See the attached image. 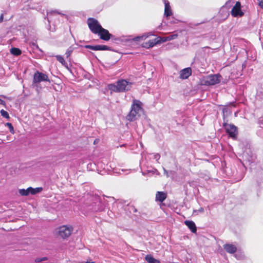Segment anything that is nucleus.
<instances>
[{"label":"nucleus","instance_id":"1","mask_svg":"<svg viewBox=\"0 0 263 263\" xmlns=\"http://www.w3.org/2000/svg\"><path fill=\"white\" fill-rule=\"evenodd\" d=\"M142 103L138 100L133 99L131 109L126 116L127 120L132 122L138 119L140 116V112L143 111Z\"/></svg>","mask_w":263,"mask_h":263},{"label":"nucleus","instance_id":"2","mask_svg":"<svg viewBox=\"0 0 263 263\" xmlns=\"http://www.w3.org/2000/svg\"><path fill=\"white\" fill-rule=\"evenodd\" d=\"M73 231V228L70 225H63L57 229V235L59 237L65 239L69 237Z\"/></svg>","mask_w":263,"mask_h":263},{"label":"nucleus","instance_id":"3","mask_svg":"<svg viewBox=\"0 0 263 263\" xmlns=\"http://www.w3.org/2000/svg\"><path fill=\"white\" fill-rule=\"evenodd\" d=\"M87 23L91 32L95 34L99 33L102 27L98 20L92 17L88 18L87 20Z\"/></svg>","mask_w":263,"mask_h":263},{"label":"nucleus","instance_id":"4","mask_svg":"<svg viewBox=\"0 0 263 263\" xmlns=\"http://www.w3.org/2000/svg\"><path fill=\"white\" fill-rule=\"evenodd\" d=\"M43 81L50 82V80L47 74L36 71L33 74V83H40Z\"/></svg>","mask_w":263,"mask_h":263},{"label":"nucleus","instance_id":"5","mask_svg":"<svg viewBox=\"0 0 263 263\" xmlns=\"http://www.w3.org/2000/svg\"><path fill=\"white\" fill-rule=\"evenodd\" d=\"M223 126L224 127L226 132L229 134V136L233 139H236L237 135V127L233 124H229L227 123H223Z\"/></svg>","mask_w":263,"mask_h":263},{"label":"nucleus","instance_id":"6","mask_svg":"<svg viewBox=\"0 0 263 263\" xmlns=\"http://www.w3.org/2000/svg\"><path fill=\"white\" fill-rule=\"evenodd\" d=\"M119 92H124L130 90L131 88V83L125 80L118 81L117 82Z\"/></svg>","mask_w":263,"mask_h":263},{"label":"nucleus","instance_id":"7","mask_svg":"<svg viewBox=\"0 0 263 263\" xmlns=\"http://www.w3.org/2000/svg\"><path fill=\"white\" fill-rule=\"evenodd\" d=\"M220 80L218 75H210L205 78L204 80V84L205 85H213L218 84Z\"/></svg>","mask_w":263,"mask_h":263},{"label":"nucleus","instance_id":"8","mask_svg":"<svg viewBox=\"0 0 263 263\" xmlns=\"http://www.w3.org/2000/svg\"><path fill=\"white\" fill-rule=\"evenodd\" d=\"M231 13L233 17H241L244 15V13L241 10V3L240 2H236L235 5L232 8Z\"/></svg>","mask_w":263,"mask_h":263},{"label":"nucleus","instance_id":"9","mask_svg":"<svg viewBox=\"0 0 263 263\" xmlns=\"http://www.w3.org/2000/svg\"><path fill=\"white\" fill-rule=\"evenodd\" d=\"M160 43H161V37L159 36L154 39L150 40L147 42L143 43L141 46L143 48L149 49Z\"/></svg>","mask_w":263,"mask_h":263},{"label":"nucleus","instance_id":"10","mask_svg":"<svg viewBox=\"0 0 263 263\" xmlns=\"http://www.w3.org/2000/svg\"><path fill=\"white\" fill-rule=\"evenodd\" d=\"M99 32L97 34H98L99 36L100 39L102 40L108 41L112 36V35L109 32L108 30L105 29L103 27L101 28V29H100Z\"/></svg>","mask_w":263,"mask_h":263},{"label":"nucleus","instance_id":"11","mask_svg":"<svg viewBox=\"0 0 263 263\" xmlns=\"http://www.w3.org/2000/svg\"><path fill=\"white\" fill-rule=\"evenodd\" d=\"M85 47L93 50H111V48L105 45H85Z\"/></svg>","mask_w":263,"mask_h":263},{"label":"nucleus","instance_id":"12","mask_svg":"<svg viewBox=\"0 0 263 263\" xmlns=\"http://www.w3.org/2000/svg\"><path fill=\"white\" fill-rule=\"evenodd\" d=\"M224 250L230 254H234L237 251V247L235 245L230 243H226L223 246Z\"/></svg>","mask_w":263,"mask_h":263},{"label":"nucleus","instance_id":"13","mask_svg":"<svg viewBox=\"0 0 263 263\" xmlns=\"http://www.w3.org/2000/svg\"><path fill=\"white\" fill-rule=\"evenodd\" d=\"M192 74V69L190 67L184 68L180 71V78L181 79H187Z\"/></svg>","mask_w":263,"mask_h":263},{"label":"nucleus","instance_id":"14","mask_svg":"<svg viewBox=\"0 0 263 263\" xmlns=\"http://www.w3.org/2000/svg\"><path fill=\"white\" fill-rule=\"evenodd\" d=\"M167 197V193L164 192L158 191L156 194L155 200L160 202H163Z\"/></svg>","mask_w":263,"mask_h":263},{"label":"nucleus","instance_id":"15","mask_svg":"<svg viewBox=\"0 0 263 263\" xmlns=\"http://www.w3.org/2000/svg\"><path fill=\"white\" fill-rule=\"evenodd\" d=\"M165 8H164V15L166 17L170 16L172 15L173 13L170 5V3L167 1L164 2Z\"/></svg>","mask_w":263,"mask_h":263},{"label":"nucleus","instance_id":"16","mask_svg":"<svg viewBox=\"0 0 263 263\" xmlns=\"http://www.w3.org/2000/svg\"><path fill=\"white\" fill-rule=\"evenodd\" d=\"M185 224L189 228L191 231L194 233L197 231V228L195 223L193 221L185 220L184 221Z\"/></svg>","mask_w":263,"mask_h":263},{"label":"nucleus","instance_id":"17","mask_svg":"<svg viewBox=\"0 0 263 263\" xmlns=\"http://www.w3.org/2000/svg\"><path fill=\"white\" fill-rule=\"evenodd\" d=\"M145 259L148 263H160V260L155 259L151 255H146Z\"/></svg>","mask_w":263,"mask_h":263},{"label":"nucleus","instance_id":"18","mask_svg":"<svg viewBox=\"0 0 263 263\" xmlns=\"http://www.w3.org/2000/svg\"><path fill=\"white\" fill-rule=\"evenodd\" d=\"M31 187H29L26 190H25V189L19 190V193L22 196H28L30 194H31Z\"/></svg>","mask_w":263,"mask_h":263},{"label":"nucleus","instance_id":"19","mask_svg":"<svg viewBox=\"0 0 263 263\" xmlns=\"http://www.w3.org/2000/svg\"><path fill=\"white\" fill-rule=\"evenodd\" d=\"M178 37L177 34H173L166 37H161V43L165 42L167 41H171L176 39Z\"/></svg>","mask_w":263,"mask_h":263},{"label":"nucleus","instance_id":"20","mask_svg":"<svg viewBox=\"0 0 263 263\" xmlns=\"http://www.w3.org/2000/svg\"><path fill=\"white\" fill-rule=\"evenodd\" d=\"M56 59L64 67L68 68L67 63L65 62L64 59L61 55H58L55 56Z\"/></svg>","mask_w":263,"mask_h":263},{"label":"nucleus","instance_id":"21","mask_svg":"<svg viewBox=\"0 0 263 263\" xmlns=\"http://www.w3.org/2000/svg\"><path fill=\"white\" fill-rule=\"evenodd\" d=\"M10 53L14 55L18 56L22 54V51L18 48L13 47L10 49Z\"/></svg>","mask_w":263,"mask_h":263},{"label":"nucleus","instance_id":"22","mask_svg":"<svg viewBox=\"0 0 263 263\" xmlns=\"http://www.w3.org/2000/svg\"><path fill=\"white\" fill-rule=\"evenodd\" d=\"M108 89L111 91L115 92H119L118 85H115L114 84H110L108 86Z\"/></svg>","mask_w":263,"mask_h":263},{"label":"nucleus","instance_id":"23","mask_svg":"<svg viewBox=\"0 0 263 263\" xmlns=\"http://www.w3.org/2000/svg\"><path fill=\"white\" fill-rule=\"evenodd\" d=\"M43 190V188L40 187H36V188H32L31 187V194L32 195H35L38 193L41 192Z\"/></svg>","mask_w":263,"mask_h":263},{"label":"nucleus","instance_id":"24","mask_svg":"<svg viewBox=\"0 0 263 263\" xmlns=\"http://www.w3.org/2000/svg\"><path fill=\"white\" fill-rule=\"evenodd\" d=\"M73 47L70 46L66 50V52H65V54H66V57L67 59L69 58V57L70 56V55L71 54V53H72L73 51Z\"/></svg>","mask_w":263,"mask_h":263},{"label":"nucleus","instance_id":"25","mask_svg":"<svg viewBox=\"0 0 263 263\" xmlns=\"http://www.w3.org/2000/svg\"><path fill=\"white\" fill-rule=\"evenodd\" d=\"M147 37H148V36H147V35H143L142 36H137V37L134 38L133 39V40L134 41H136V42H138V41H142V40H145Z\"/></svg>","mask_w":263,"mask_h":263},{"label":"nucleus","instance_id":"26","mask_svg":"<svg viewBox=\"0 0 263 263\" xmlns=\"http://www.w3.org/2000/svg\"><path fill=\"white\" fill-rule=\"evenodd\" d=\"M1 114L2 116H3V117H4L5 118H7V119L10 118L9 115L8 113L7 112V111L4 110V109H2L1 110Z\"/></svg>","mask_w":263,"mask_h":263},{"label":"nucleus","instance_id":"27","mask_svg":"<svg viewBox=\"0 0 263 263\" xmlns=\"http://www.w3.org/2000/svg\"><path fill=\"white\" fill-rule=\"evenodd\" d=\"M6 126H8L9 129V130H10V132L13 134L14 133V128L13 127V125L11 123H6Z\"/></svg>","mask_w":263,"mask_h":263},{"label":"nucleus","instance_id":"28","mask_svg":"<svg viewBox=\"0 0 263 263\" xmlns=\"http://www.w3.org/2000/svg\"><path fill=\"white\" fill-rule=\"evenodd\" d=\"M47 259L48 258L47 257H43L41 258H36L34 261L35 262H40L43 261L47 260Z\"/></svg>","mask_w":263,"mask_h":263},{"label":"nucleus","instance_id":"29","mask_svg":"<svg viewBox=\"0 0 263 263\" xmlns=\"http://www.w3.org/2000/svg\"><path fill=\"white\" fill-rule=\"evenodd\" d=\"M258 5L263 9V0H257Z\"/></svg>","mask_w":263,"mask_h":263},{"label":"nucleus","instance_id":"30","mask_svg":"<svg viewBox=\"0 0 263 263\" xmlns=\"http://www.w3.org/2000/svg\"><path fill=\"white\" fill-rule=\"evenodd\" d=\"M0 104H2V105H5V101H4L3 100H2V99L0 98Z\"/></svg>","mask_w":263,"mask_h":263},{"label":"nucleus","instance_id":"31","mask_svg":"<svg viewBox=\"0 0 263 263\" xmlns=\"http://www.w3.org/2000/svg\"><path fill=\"white\" fill-rule=\"evenodd\" d=\"M4 19V15L3 14H2L0 16V23L2 22L3 21Z\"/></svg>","mask_w":263,"mask_h":263},{"label":"nucleus","instance_id":"32","mask_svg":"<svg viewBox=\"0 0 263 263\" xmlns=\"http://www.w3.org/2000/svg\"><path fill=\"white\" fill-rule=\"evenodd\" d=\"M94 262L92 261L91 259H87L86 261V263H93Z\"/></svg>","mask_w":263,"mask_h":263},{"label":"nucleus","instance_id":"33","mask_svg":"<svg viewBox=\"0 0 263 263\" xmlns=\"http://www.w3.org/2000/svg\"><path fill=\"white\" fill-rule=\"evenodd\" d=\"M203 48H210V47L208 46H205Z\"/></svg>","mask_w":263,"mask_h":263},{"label":"nucleus","instance_id":"34","mask_svg":"<svg viewBox=\"0 0 263 263\" xmlns=\"http://www.w3.org/2000/svg\"><path fill=\"white\" fill-rule=\"evenodd\" d=\"M203 211V209H201L200 210V211Z\"/></svg>","mask_w":263,"mask_h":263}]
</instances>
